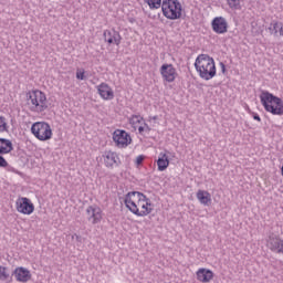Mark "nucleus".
I'll list each match as a JSON object with an SVG mask.
<instances>
[{
	"instance_id": "obj_26",
	"label": "nucleus",
	"mask_w": 283,
	"mask_h": 283,
	"mask_svg": "<svg viewBox=\"0 0 283 283\" xmlns=\"http://www.w3.org/2000/svg\"><path fill=\"white\" fill-rule=\"evenodd\" d=\"M8 120L6 119V117L0 116V134L8 132Z\"/></svg>"
},
{
	"instance_id": "obj_9",
	"label": "nucleus",
	"mask_w": 283,
	"mask_h": 283,
	"mask_svg": "<svg viewBox=\"0 0 283 283\" xmlns=\"http://www.w3.org/2000/svg\"><path fill=\"white\" fill-rule=\"evenodd\" d=\"M15 209L22 216H32L34 213V203L27 197H19L15 201Z\"/></svg>"
},
{
	"instance_id": "obj_17",
	"label": "nucleus",
	"mask_w": 283,
	"mask_h": 283,
	"mask_svg": "<svg viewBox=\"0 0 283 283\" xmlns=\"http://www.w3.org/2000/svg\"><path fill=\"white\" fill-rule=\"evenodd\" d=\"M13 275L17 280V282H30L32 280V273H30V270L23 266L15 268L13 271Z\"/></svg>"
},
{
	"instance_id": "obj_28",
	"label": "nucleus",
	"mask_w": 283,
	"mask_h": 283,
	"mask_svg": "<svg viewBox=\"0 0 283 283\" xmlns=\"http://www.w3.org/2000/svg\"><path fill=\"white\" fill-rule=\"evenodd\" d=\"M252 114V118H254V120H258V123H262V118L260 117V115L258 113H251Z\"/></svg>"
},
{
	"instance_id": "obj_25",
	"label": "nucleus",
	"mask_w": 283,
	"mask_h": 283,
	"mask_svg": "<svg viewBox=\"0 0 283 283\" xmlns=\"http://www.w3.org/2000/svg\"><path fill=\"white\" fill-rule=\"evenodd\" d=\"M10 277V272H8V268L0 265V280L1 282H6Z\"/></svg>"
},
{
	"instance_id": "obj_5",
	"label": "nucleus",
	"mask_w": 283,
	"mask_h": 283,
	"mask_svg": "<svg viewBox=\"0 0 283 283\" xmlns=\"http://www.w3.org/2000/svg\"><path fill=\"white\" fill-rule=\"evenodd\" d=\"M161 12L169 21L182 19V3L178 0H163Z\"/></svg>"
},
{
	"instance_id": "obj_4",
	"label": "nucleus",
	"mask_w": 283,
	"mask_h": 283,
	"mask_svg": "<svg viewBox=\"0 0 283 283\" xmlns=\"http://www.w3.org/2000/svg\"><path fill=\"white\" fill-rule=\"evenodd\" d=\"M27 105L30 112L42 114L48 109V95L39 90L29 91L27 94Z\"/></svg>"
},
{
	"instance_id": "obj_10",
	"label": "nucleus",
	"mask_w": 283,
	"mask_h": 283,
	"mask_svg": "<svg viewBox=\"0 0 283 283\" xmlns=\"http://www.w3.org/2000/svg\"><path fill=\"white\" fill-rule=\"evenodd\" d=\"M102 160L107 169H115V167H120V157L116 151L105 150L102 154Z\"/></svg>"
},
{
	"instance_id": "obj_24",
	"label": "nucleus",
	"mask_w": 283,
	"mask_h": 283,
	"mask_svg": "<svg viewBox=\"0 0 283 283\" xmlns=\"http://www.w3.org/2000/svg\"><path fill=\"white\" fill-rule=\"evenodd\" d=\"M150 8V10H158L163 6V0H144Z\"/></svg>"
},
{
	"instance_id": "obj_13",
	"label": "nucleus",
	"mask_w": 283,
	"mask_h": 283,
	"mask_svg": "<svg viewBox=\"0 0 283 283\" xmlns=\"http://www.w3.org/2000/svg\"><path fill=\"white\" fill-rule=\"evenodd\" d=\"M159 72L166 83H174L178 77V72L174 67V64H163Z\"/></svg>"
},
{
	"instance_id": "obj_20",
	"label": "nucleus",
	"mask_w": 283,
	"mask_h": 283,
	"mask_svg": "<svg viewBox=\"0 0 283 283\" xmlns=\"http://www.w3.org/2000/svg\"><path fill=\"white\" fill-rule=\"evenodd\" d=\"M197 200L200 205H203V207H209V205H211V193L207 190H198Z\"/></svg>"
},
{
	"instance_id": "obj_21",
	"label": "nucleus",
	"mask_w": 283,
	"mask_h": 283,
	"mask_svg": "<svg viewBox=\"0 0 283 283\" xmlns=\"http://www.w3.org/2000/svg\"><path fill=\"white\" fill-rule=\"evenodd\" d=\"M269 32L273 36H283V24L282 22H271L269 27Z\"/></svg>"
},
{
	"instance_id": "obj_31",
	"label": "nucleus",
	"mask_w": 283,
	"mask_h": 283,
	"mask_svg": "<svg viewBox=\"0 0 283 283\" xmlns=\"http://www.w3.org/2000/svg\"><path fill=\"white\" fill-rule=\"evenodd\" d=\"M219 65H220V69H221L222 74H226V72H227V66L224 65V63H223V62H220Z\"/></svg>"
},
{
	"instance_id": "obj_30",
	"label": "nucleus",
	"mask_w": 283,
	"mask_h": 283,
	"mask_svg": "<svg viewBox=\"0 0 283 283\" xmlns=\"http://www.w3.org/2000/svg\"><path fill=\"white\" fill-rule=\"evenodd\" d=\"M274 253H282L283 254V240H282L281 244L279 245V248H276V251H274Z\"/></svg>"
},
{
	"instance_id": "obj_3",
	"label": "nucleus",
	"mask_w": 283,
	"mask_h": 283,
	"mask_svg": "<svg viewBox=\"0 0 283 283\" xmlns=\"http://www.w3.org/2000/svg\"><path fill=\"white\" fill-rule=\"evenodd\" d=\"M261 105L272 116H283V101L269 91H262L259 95Z\"/></svg>"
},
{
	"instance_id": "obj_1",
	"label": "nucleus",
	"mask_w": 283,
	"mask_h": 283,
	"mask_svg": "<svg viewBox=\"0 0 283 283\" xmlns=\"http://www.w3.org/2000/svg\"><path fill=\"white\" fill-rule=\"evenodd\" d=\"M125 207L138 218L149 216L154 208L151 207V199L139 191H130L124 198Z\"/></svg>"
},
{
	"instance_id": "obj_18",
	"label": "nucleus",
	"mask_w": 283,
	"mask_h": 283,
	"mask_svg": "<svg viewBox=\"0 0 283 283\" xmlns=\"http://www.w3.org/2000/svg\"><path fill=\"white\" fill-rule=\"evenodd\" d=\"M283 241L280 235L276 234H270L265 240V247L272 251V253H275L276 249L280 248L281 242Z\"/></svg>"
},
{
	"instance_id": "obj_32",
	"label": "nucleus",
	"mask_w": 283,
	"mask_h": 283,
	"mask_svg": "<svg viewBox=\"0 0 283 283\" xmlns=\"http://www.w3.org/2000/svg\"><path fill=\"white\" fill-rule=\"evenodd\" d=\"M75 238H76V240H78L80 237L75 234Z\"/></svg>"
},
{
	"instance_id": "obj_14",
	"label": "nucleus",
	"mask_w": 283,
	"mask_h": 283,
	"mask_svg": "<svg viewBox=\"0 0 283 283\" xmlns=\"http://www.w3.org/2000/svg\"><path fill=\"white\" fill-rule=\"evenodd\" d=\"M104 41L108 43V45H120L123 36H120V32L116 31V29L105 30Z\"/></svg>"
},
{
	"instance_id": "obj_27",
	"label": "nucleus",
	"mask_w": 283,
	"mask_h": 283,
	"mask_svg": "<svg viewBox=\"0 0 283 283\" xmlns=\"http://www.w3.org/2000/svg\"><path fill=\"white\" fill-rule=\"evenodd\" d=\"M76 78L77 81H85V70L78 69L76 71Z\"/></svg>"
},
{
	"instance_id": "obj_7",
	"label": "nucleus",
	"mask_w": 283,
	"mask_h": 283,
	"mask_svg": "<svg viewBox=\"0 0 283 283\" xmlns=\"http://www.w3.org/2000/svg\"><path fill=\"white\" fill-rule=\"evenodd\" d=\"M113 143L118 149H126L132 145V135L127 130L115 129L113 133Z\"/></svg>"
},
{
	"instance_id": "obj_12",
	"label": "nucleus",
	"mask_w": 283,
	"mask_h": 283,
	"mask_svg": "<svg viewBox=\"0 0 283 283\" xmlns=\"http://www.w3.org/2000/svg\"><path fill=\"white\" fill-rule=\"evenodd\" d=\"M13 149L14 146L12 145V140L0 138V167H8V161L3 156H6V154H10Z\"/></svg>"
},
{
	"instance_id": "obj_19",
	"label": "nucleus",
	"mask_w": 283,
	"mask_h": 283,
	"mask_svg": "<svg viewBox=\"0 0 283 283\" xmlns=\"http://www.w3.org/2000/svg\"><path fill=\"white\" fill-rule=\"evenodd\" d=\"M197 280L202 283H209L213 280V272L201 268L197 271Z\"/></svg>"
},
{
	"instance_id": "obj_22",
	"label": "nucleus",
	"mask_w": 283,
	"mask_h": 283,
	"mask_svg": "<svg viewBox=\"0 0 283 283\" xmlns=\"http://www.w3.org/2000/svg\"><path fill=\"white\" fill-rule=\"evenodd\" d=\"M158 171H165L169 167V157L165 153H160L157 159Z\"/></svg>"
},
{
	"instance_id": "obj_8",
	"label": "nucleus",
	"mask_w": 283,
	"mask_h": 283,
	"mask_svg": "<svg viewBox=\"0 0 283 283\" xmlns=\"http://www.w3.org/2000/svg\"><path fill=\"white\" fill-rule=\"evenodd\" d=\"M129 125L133 127V129L136 132L138 130V134L143 136V134H149L151 132V128L149 125L145 122V118L140 115H132L128 119Z\"/></svg>"
},
{
	"instance_id": "obj_15",
	"label": "nucleus",
	"mask_w": 283,
	"mask_h": 283,
	"mask_svg": "<svg viewBox=\"0 0 283 283\" xmlns=\"http://www.w3.org/2000/svg\"><path fill=\"white\" fill-rule=\"evenodd\" d=\"M86 213L92 224H98L103 220V210L98 206H90L86 209Z\"/></svg>"
},
{
	"instance_id": "obj_23",
	"label": "nucleus",
	"mask_w": 283,
	"mask_h": 283,
	"mask_svg": "<svg viewBox=\"0 0 283 283\" xmlns=\"http://www.w3.org/2000/svg\"><path fill=\"white\" fill-rule=\"evenodd\" d=\"M231 10H242V0H227Z\"/></svg>"
},
{
	"instance_id": "obj_6",
	"label": "nucleus",
	"mask_w": 283,
	"mask_h": 283,
	"mask_svg": "<svg viewBox=\"0 0 283 283\" xmlns=\"http://www.w3.org/2000/svg\"><path fill=\"white\" fill-rule=\"evenodd\" d=\"M31 134H33L38 140L45 143V140L52 139V126L46 122H35L31 126Z\"/></svg>"
},
{
	"instance_id": "obj_16",
	"label": "nucleus",
	"mask_w": 283,
	"mask_h": 283,
	"mask_svg": "<svg viewBox=\"0 0 283 283\" xmlns=\"http://www.w3.org/2000/svg\"><path fill=\"white\" fill-rule=\"evenodd\" d=\"M97 94L103 101H114V90L105 82L97 85Z\"/></svg>"
},
{
	"instance_id": "obj_29",
	"label": "nucleus",
	"mask_w": 283,
	"mask_h": 283,
	"mask_svg": "<svg viewBox=\"0 0 283 283\" xmlns=\"http://www.w3.org/2000/svg\"><path fill=\"white\" fill-rule=\"evenodd\" d=\"M143 160H145V156H143V155L137 156L136 165H143Z\"/></svg>"
},
{
	"instance_id": "obj_2",
	"label": "nucleus",
	"mask_w": 283,
	"mask_h": 283,
	"mask_svg": "<svg viewBox=\"0 0 283 283\" xmlns=\"http://www.w3.org/2000/svg\"><path fill=\"white\" fill-rule=\"evenodd\" d=\"M195 67L203 81H211L217 74L216 61L207 54H200L195 61Z\"/></svg>"
},
{
	"instance_id": "obj_11",
	"label": "nucleus",
	"mask_w": 283,
	"mask_h": 283,
	"mask_svg": "<svg viewBox=\"0 0 283 283\" xmlns=\"http://www.w3.org/2000/svg\"><path fill=\"white\" fill-rule=\"evenodd\" d=\"M211 28L216 34H227L229 32V22L224 17H216L211 21Z\"/></svg>"
}]
</instances>
